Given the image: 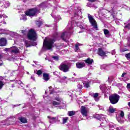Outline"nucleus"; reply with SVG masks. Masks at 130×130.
Wrapping results in <instances>:
<instances>
[{
    "mask_svg": "<svg viewBox=\"0 0 130 130\" xmlns=\"http://www.w3.org/2000/svg\"><path fill=\"white\" fill-rule=\"evenodd\" d=\"M27 39L30 41H36L37 39V34L34 29H30L27 33Z\"/></svg>",
    "mask_w": 130,
    "mask_h": 130,
    "instance_id": "nucleus-1",
    "label": "nucleus"
},
{
    "mask_svg": "<svg viewBox=\"0 0 130 130\" xmlns=\"http://www.w3.org/2000/svg\"><path fill=\"white\" fill-rule=\"evenodd\" d=\"M119 99H120V96L117 93H113L109 96L110 103L113 105L118 103Z\"/></svg>",
    "mask_w": 130,
    "mask_h": 130,
    "instance_id": "nucleus-2",
    "label": "nucleus"
},
{
    "mask_svg": "<svg viewBox=\"0 0 130 130\" xmlns=\"http://www.w3.org/2000/svg\"><path fill=\"white\" fill-rule=\"evenodd\" d=\"M54 42H55V40L53 39H50L48 41L44 40L43 45L44 47L49 50L52 48V46L53 45Z\"/></svg>",
    "mask_w": 130,
    "mask_h": 130,
    "instance_id": "nucleus-3",
    "label": "nucleus"
},
{
    "mask_svg": "<svg viewBox=\"0 0 130 130\" xmlns=\"http://www.w3.org/2000/svg\"><path fill=\"white\" fill-rule=\"evenodd\" d=\"M38 12H39V10L37 8L35 7L28 9L25 11V14L28 17H34Z\"/></svg>",
    "mask_w": 130,
    "mask_h": 130,
    "instance_id": "nucleus-4",
    "label": "nucleus"
},
{
    "mask_svg": "<svg viewBox=\"0 0 130 130\" xmlns=\"http://www.w3.org/2000/svg\"><path fill=\"white\" fill-rule=\"evenodd\" d=\"M88 20L89 21V22L92 26V27L96 30H98V26H97V22H96V20L93 18V16L91 15L90 14L88 15Z\"/></svg>",
    "mask_w": 130,
    "mask_h": 130,
    "instance_id": "nucleus-5",
    "label": "nucleus"
},
{
    "mask_svg": "<svg viewBox=\"0 0 130 130\" xmlns=\"http://www.w3.org/2000/svg\"><path fill=\"white\" fill-rule=\"evenodd\" d=\"M58 69L63 73H68L70 72V66L65 63H61L58 67Z\"/></svg>",
    "mask_w": 130,
    "mask_h": 130,
    "instance_id": "nucleus-6",
    "label": "nucleus"
},
{
    "mask_svg": "<svg viewBox=\"0 0 130 130\" xmlns=\"http://www.w3.org/2000/svg\"><path fill=\"white\" fill-rule=\"evenodd\" d=\"M107 53H108V52H104V51H103V49H102V48H99L98 49V54L99 55H100V56L107 57V55H106Z\"/></svg>",
    "mask_w": 130,
    "mask_h": 130,
    "instance_id": "nucleus-7",
    "label": "nucleus"
},
{
    "mask_svg": "<svg viewBox=\"0 0 130 130\" xmlns=\"http://www.w3.org/2000/svg\"><path fill=\"white\" fill-rule=\"evenodd\" d=\"M7 45V39L1 38L0 39V46H6Z\"/></svg>",
    "mask_w": 130,
    "mask_h": 130,
    "instance_id": "nucleus-8",
    "label": "nucleus"
},
{
    "mask_svg": "<svg viewBox=\"0 0 130 130\" xmlns=\"http://www.w3.org/2000/svg\"><path fill=\"white\" fill-rule=\"evenodd\" d=\"M76 64L77 69H83L86 67V64L84 62H78Z\"/></svg>",
    "mask_w": 130,
    "mask_h": 130,
    "instance_id": "nucleus-9",
    "label": "nucleus"
},
{
    "mask_svg": "<svg viewBox=\"0 0 130 130\" xmlns=\"http://www.w3.org/2000/svg\"><path fill=\"white\" fill-rule=\"evenodd\" d=\"M81 112L82 115H83V116H87V114L88 113V112L87 111V110L86 109L85 107H84V106L81 107Z\"/></svg>",
    "mask_w": 130,
    "mask_h": 130,
    "instance_id": "nucleus-10",
    "label": "nucleus"
},
{
    "mask_svg": "<svg viewBox=\"0 0 130 130\" xmlns=\"http://www.w3.org/2000/svg\"><path fill=\"white\" fill-rule=\"evenodd\" d=\"M43 79L46 82H47V81H49V74L45 73H43Z\"/></svg>",
    "mask_w": 130,
    "mask_h": 130,
    "instance_id": "nucleus-11",
    "label": "nucleus"
},
{
    "mask_svg": "<svg viewBox=\"0 0 130 130\" xmlns=\"http://www.w3.org/2000/svg\"><path fill=\"white\" fill-rule=\"evenodd\" d=\"M85 63H87V64H92L93 62H94V60L93 59H91V58H87V59L84 60Z\"/></svg>",
    "mask_w": 130,
    "mask_h": 130,
    "instance_id": "nucleus-12",
    "label": "nucleus"
},
{
    "mask_svg": "<svg viewBox=\"0 0 130 130\" xmlns=\"http://www.w3.org/2000/svg\"><path fill=\"white\" fill-rule=\"evenodd\" d=\"M4 78H5V77H0V90H2V89H3V87L5 85V82L3 81H4Z\"/></svg>",
    "mask_w": 130,
    "mask_h": 130,
    "instance_id": "nucleus-13",
    "label": "nucleus"
},
{
    "mask_svg": "<svg viewBox=\"0 0 130 130\" xmlns=\"http://www.w3.org/2000/svg\"><path fill=\"white\" fill-rule=\"evenodd\" d=\"M18 119L22 122V123H27L28 122V121H27V119L25 117H19L18 118Z\"/></svg>",
    "mask_w": 130,
    "mask_h": 130,
    "instance_id": "nucleus-14",
    "label": "nucleus"
},
{
    "mask_svg": "<svg viewBox=\"0 0 130 130\" xmlns=\"http://www.w3.org/2000/svg\"><path fill=\"white\" fill-rule=\"evenodd\" d=\"M12 48H14L11 50V53H19V49L16 47H12Z\"/></svg>",
    "mask_w": 130,
    "mask_h": 130,
    "instance_id": "nucleus-15",
    "label": "nucleus"
},
{
    "mask_svg": "<svg viewBox=\"0 0 130 130\" xmlns=\"http://www.w3.org/2000/svg\"><path fill=\"white\" fill-rule=\"evenodd\" d=\"M116 111V109H114L113 107H109L108 109V112L109 113H114Z\"/></svg>",
    "mask_w": 130,
    "mask_h": 130,
    "instance_id": "nucleus-16",
    "label": "nucleus"
},
{
    "mask_svg": "<svg viewBox=\"0 0 130 130\" xmlns=\"http://www.w3.org/2000/svg\"><path fill=\"white\" fill-rule=\"evenodd\" d=\"M24 44L26 48L28 47H30V46H31V45L29 44V41L28 40H24Z\"/></svg>",
    "mask_w": 130,
    "mask_h": 130,
    "instance_id": "nucleus-17",
    "label": "nucleus"
},
{
    "mask_svg": "<svg viewBox=\"0 0 130 130\" xmlns=\"http://www.w3.org/2000/svg\"><path fill=\"white\" fill-rule=\"evenodd\" d=\"M52 104L53 106H56V105H60V103L59 102H56L55 101H52Z\"/></svg>",
    "mask_w": 130,
    "mask_h": 130,
    "instance_id": "nucleus-18",
    "label": "nucleus"
},
{
    "mask_svg": "<svg viewBox=\"0 0 130 130\" xmlns=\"http://www.w3.org/2000/svg\"><path fill=\"white\" fill-rule=\"evenodd\" d=\"M69 116H73V115H76V112L74 111H71L68 112Z\"/></svg>",
    "mask_w": 130,
    "mask_h": 130,
    "instance_id": "nucleus-19",
    "label": "nucleus"
},
{
    "mask_svg": "<svg viewBox=\"0 0 130 130\" xmlns=\"http://www.w3.org/2000/svg\"><path fill=\"white\" fill-rule=\"evenodd\" d=\"M50 94H53L54 93V89L52 86L49 87Z\"/></svg>",
    "mask_w": 130,
    "mask_h": 130,
    "instance_id": "nucleus-20",
    "label": "nucleus"
},
{
    "mask_svg": "<svg viewBox=\"0 0 130 130\" xmlns=\"http://www.w3.org/2000/svg\"><path fill=\"white\" fill-rule=\"evenodd\" d=\"M36 25L39 27V28H40L41 26V25H42V21H38L36 23Z\"/></svg>",
    "mask_w": 130,
    "mask_h": 130,
    "instance_id": "nucleus-21",
    "label": "nucleus"
},
{
    "mask_svg": "<svg viewBox=\"0 0 130 130\" xmlns=\"http://www.w3.org/2000/svg\"><path fill=\"white\" fill-rule=\"evenodd\" d=\"M64 36H66V32H63L61 34L60 36V38H61L63 41H66V39H64Z\"/></svg>",
    "mask_w": 130,
    "mask_h": 130,
    "instance_id": "nucleus-22",
    "label": "nucleus"
},
{
    "mask_svg": "<svg viewBox=\"0 0 130 130\" xmlns=\"http://www.w3.org/2000/svg\"><path fill=\"white\" fill-rule=\"evenodd\" d=\"M104 33L105 35H109V30L107 29H104Z\"/></svg>",
    "mask_w": 130,
    "mask_h": 130,
    "instance_id": "nucleus-23",
    "label": "nucleus"
},
{
    "mask_svg": "<svg viewBox=\"0 0 130 130\" xmlns=\"http://www.w3.org/2000/svg\"><path fill=\"white\" fill-rule=\"evenodd\" d=\"M42 73H43V72H42V70H38L37 71V75H38V76H41V75H42Z\"/></svg>",
    "mask_w": 130,
    "mask_h": 130,
    "instance_id": "nucleus-24",
    "label": "nucleus"
},
{
    "mask_svg": "<svg viewBox=\"0 0 130 130\" xmlns=\"http://www.w3.org/2000/svg\"><path fill=\"white\" fill-rule=\"evenodd\" d=\"M84 85L85 88H89L90 87V83L88 82H85Z\"/></svg>",
    "mask_w": 130,
    "mask_h": 130,
    "instance_id": "nucleus-25",
    "label": "nucleus"
},
{
    "mask_svg": "<svg viewBox=\"0 0 130 130\" xmlns=\"http://www.w3.org/2000/svg\"><path fill=\"white\" fill-rule=\"evenodd\" d=\"M45 3L44 2H43L38 5V6L40 7V8H43V7H45Z\"/></svg>",
    "mask_w": 130,
    "mask_h": 130,
    "instance_id": "nucleus-26",
    "label": "nucleus"
},
{
    "mask_svg": "<svg viewBox=\"0 0 130 130\" xmlns=\"http://www.w3.org/2000/svg\"><path fill=\"white\" fill-rule=\"evenodd\" d=\"M125 56L127 59H130V52L125 54Z\"/></svg>",
    "mask_w": 130,
    "mask_h": 130,
    "instance_id": "nucleus-27",
    "label": "nucleus"
},
{
    "mask_svg": "<svg viewBox=\"0 0 130 130\" xmlns=\"http://www.w3.org/2000/svg\"><path fill=\"white\" fill-rule=\"evenodd\" d=\"M99 96V93H95L94 94H93V97L94 99H95V98H98Z\"/></svg>",
    "mask_w": 130,
    "mask_h": 130,
    "instance_id": "nucleus-28",
    "label": "nucleus"
},
{
    "mask_svg": "<svg viewBox=\"0 0 130 130\" xmlns=\"http://www.w3.org/2000/svg\"><path fill=\"white\" fill-rule=\"evenodd\" d=\"M52 58H53L54 60H56V61L58 60L59 59L58 56H52Z\"/></svg>",
    "mask_w": 130,
    "mask_h": 130,
    "instance_id": "nucleus-29",
    "label": "nucleus"
},
{
    "mask_svg": "<svg viewBox=\"0 0 130 130\" xmlns=\"http://www.w3.org/2000/svg\"><path fill=\"white\" fill-rule=\"evenodd\" d=\"M68 119H69L68 118H63V121H62L63 124H64V123H67V122H68Z\"/></svg>",
    "mask_w": 130,
    "mask_h": 130,
    "instance_id": "nucleus-30",
    "label": "nucleus"
},
{
    "mask_svg": "<svg viewBox=\"0 0 130 130\" xmlns=\"http://www.w3.org/2000/svg\"><path fill=\"white\" fill-rule=\"evenodd\" d=\"M79 46H80V43H78L76 44L75 48H76V50H78Z\"/></svg>",
    "mask_w": 130,
    "mask_h": 130,
    "instance_id": "nucleus-31",
    "label": "nucleus"
},
{
    "mask_svg": "<svg viewBox=\"0 0 130 130\" xmlns=\"http://www.w3.org/2000/svg\"><path fill=\"white\" fill-rule=\"evenodd\" d=\"M48 118H49V119H51L52 120H55L56 119V117H52L49 116H47Z\"/></svg>",
    "mask_w": 130,
    "mask_h": 130,
    "instance_id": "nucleus-32",
    "label": "nucleus"
},
{
    "mask_svg": "<svg viewBox=\"0 0 130 130\" xmlns=\"http://www.w3.org/2000/svg\"><path fill=\"white\" fill-rule=\"evenodd\" d=\"M55 100H56V101H58V102H59L60 103L61 102V101H60V98H59L58 97L55 98Z\"/></svg>",
    "mask_w": 130,
    "mask_h": 130,
    "instance_id": "nucleus-33",
    "label": "nucleus"
},
{
    "mask_svg": "<svg viewBox=\"0 0 130 130\" xmlns=\"http://www.w3.org/2000/svg\"><path fill=\"white\" fill-rule=\"evenodd\" d=\"M120 116H121V117H123V116H124V113L123 112V111H121L120 112Z\"/></svg>",
    "mask_w": 130,
    "mask_h": 130,
    "instance_id": "nucleus-34",
    "label": "nucleus"
},
{
    "mask_svg": "<svg viewBox=\"0 0 130 130\" xmlns=\"http://www.w3.org/2000/svg\"><path fill=\"white\" fill-rule=\"evenodd\" d=\"M128 49L126 48L122 49L121 51V52H125V51H127Z\"/></svg>",
    "mask_w": 130,
    "mask_h": 130,
    "instance_id": "nucleus-35",
    "label": "nucleus"
},
{
    "mask_svg": "<svg viewBox=\"0 0 130 130\" xmlns=\"http://www.w3.org/2000/svg\"><path fill=\"white\" fill-rule=\"evenodd\" d=\"M90 3H95V2H97V0H88Z\"/></svg>",
    "mask_w": 130,
    "mask_h": 130,
    "instance_id": "nucleus-36",
    "label": "nucleus"
},
{
    "mask_svg": "<svg viewBox=\"0 0 130 130\" xmlns=\"http://www.w3.org/2000/svg\"><path fill=\"white\" fill-rule=\"evenodd\" d=\"M4 65V62H3V60H0V67H2V66Z\"/></svg>",
    "mask_w": 130,
    "mask_h": 130,
    "instance_id": "nucleus-37",
    "label": "nucleus"
},
{
    "mask_svg": "<svg viewBox=\"0 0 130 130\" xmlns=\"http://www.w3.org/2000/svg\"><path fill=\"white\" fill-rule=\"evenodd\" d=\"M95 118H96V119H98V120H100L101 118L100 117H98V115L95 116Z\"/></svg>",
    "mask_w": 130,
    "mask_h": 130,
    "instance_id": "nucleus-38",
    "label": "nucleus"
},
{
    "mask_svg": "<svg viewBox=\"0 0 130 130\" xmlns=\"http://www.w3.org/2000/svg\"><path fill=\"white\" fill-rule=\"evenodd\" d=\"M125 75H126V73H123L121 75L122 78H124Z\"/></svg>",
    "mask_w": 130,
    "mask_h": 130,
    "instance_id": "nucleus-39",
    "label": "nucleus"
},
{
    "mask_svg": "<svg viewBox=\"0 0 130 130\" xmlns=\"http://www.w3.org/2000/svg\"><path fill=\"white\" fill-rule=\"evenodd\" d=\"M21 33H22V34H26V30H21Z\"/></svg>",
    "mask_w": 130,
    "mask_h": 130,
    "instance_id": "nucleus-40",
    "label": "nucleus"
},
{
    "mask_svg": "<svg viewBox=\"0 0 130 130\" xmlns=\"http://www.w3.org/2000/svg\"><path fill=\"white\" fill-rule=\"evenodd\" d=\"M127 89H130V83L127 84Z\"/></svg>",
    "mask_w": 130,
    "mask_h": 130,
    "instance_id": "nucleus-41",
    "label": "nucleus"
},
{
    "mask_svg": "<svg viewBox=\"0 0 130 130\" xmlns=\"http://www.w3.org/2000/svg\"><path fill=\"white\" fill-rule=\"evenodd\" d=\"M3 57H4V55L0 54V59H2V58H3Z\"/></svg>",
    "mask_w": 130,
    "mask_h": 130,
    "instance_id": "nucleus-42",
    "label": "nucleus"
},
{
    "mask_svg": "<svg viewBox=\"0 0 130 130\" xmlns=\"http://www.w3.org/2000/svg\"><path fill=\"white\" fill-rule=\"evenodd\" d=\"M8 50H9V48H5V51H8Z\"/></svg>",
    "mask_w": 130,
    "mask_h": 130,
    "instance_id": "nucleus-43",
    "label": "nucleus"
},
{
    "mask_svg": "<svg viewBox=\"0 0 130 130\" xmlns=\"http://www.w3.org/2000/svg\"><path fill=\"white\" fill-rule=\"evenodd\" d=\"M128 117L129 118V121L130 122V114L128 115Z\"/></svg>",
    "mask_w": 130,
    "mask_h": 130,
    "instance_id": "nucleus-44",
    "label": "nucleus"
},
{
    "mask_svg": "<svg viewBox=\"0 0 130 130\" xmlns=\"http://www.w3.org/2000/svg\"><path fill=\"white\" fill-rule=\"evenodd\" d=\"M128 105L129 107H130V102L128 103Z\"/></svg>",
    "mask_w": 130,
    "mask_h": 130,
    "instance_id": "nucleus-45",
    "label": "nucleus"
},
{
    "mask_svg": "<svg viewBox=\"0 0 130 130\" xmlns=\"http://www.w3.org/2000/svg\"><path fill=\"white\" fill-rule=\"evenodd\" d=\"M116 130H120V129L119 128V127H117Z\"/></svg>",
    "mask_w": 130,
    "mask_h": 130,
    "instance_id": "nucleus-46",
    "label": "nucleus"
},
{
    "mask_svg": "<svg viewBox=\"0 0 130 130\" xmlns=\"http://www.w3.org/2000/svg\"><path fill=\"white\" fill-rule=\"evenodd\" d=\"M2 18H3V17L2 16V15H0V19H2Z\"/></svg>",
    "mask_w": 130,
    "mask_h": 130,
    "instance_id": "nucleus-47",
    "label": "nucleus"
},
{
    "mask_svg": "<svg viewBox=\"0 0 130 130\" xmlns=\"http://www.w3.org/2000/svg\"><path fill=\"white\" fill-rule=\"evenodd\" d=\"M50 122H51V121H50Z\"/></svg>",
    "mask_w": 130,
    "mask_h": 130,
    "instance_id": "nucleus-48",
    "label": "nucleus"
},
{
    "mask_svg": "<svg viewBox=\"0 0 130 130\" xmlns=\"http://www.w3.org/2000/svg\"><path fill=\"white\" fill-rule=\"evenodd\" d=\"M45 93H46V91H45Z\"/></svg>",
    "mask_w": 130,
    "mask_h": 130,
    "instance_id": "nucleus-49",
    "label": "nucleus"
},
{
    "mask_svg": "<svg viewBox=\"0 0 130 130\" xmlns=\"http://www.w3.org/2000/svg\"><path fill=\"white\" fill-rule=\"evenodd\" d=\"M3 1H5V0H3Z\"/></svg>",
    "mask_w": 130,
    "mask_h": 130,
    "instance_id": "nucleus-50",
    "label": "nucleus"
}]
</instances>
